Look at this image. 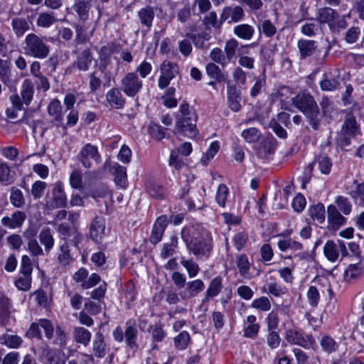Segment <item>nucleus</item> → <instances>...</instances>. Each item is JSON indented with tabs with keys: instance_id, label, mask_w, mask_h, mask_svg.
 <instances>
[{
	"instance_id": "4c0bfd02",
	"label": "nucleus",
	"mask_w": 364,
	"mask_h": 364,
	"mask_svg": "<svg viewBox=\"0 0 364 364\" xmlns=\"http://www.w3.org/2000/svg\"><path fill=\"white\" fill-rule=\"evenodd\" d=\"M206 73L210 77L219 82L225 81L228 77V75L222 73L220 68L213 63H210L206 65Z\"/></svg>"
},
{
	"instance_id": "a19ab883",
	"label": "nucleus",
	"mask_w": 364,
	"mask_h": 364,
	"mask_svg": "<svg viewBox=\"0 0 364 364\" xmlns=\"http://www.w3.org/2000/svg\"><path fill=\"white\" fill-rule=\"evenodd\" d=\"M10 202L16 208H21L25 205V198L22 191L13 186L10 189Z\"/></svg>"
},
{
	"instance_id": "5701e85b",
	"label": "nucleus",
	"mask_w": 364,
	"mask_h": 364,
	"mask_svg": "<svg viewBox=\"0 0 364 364\" xmlns=\"http://www.w3.org/2000/svg\"><path fill=\"white\" fill-rule=\"evenodd\" d=\"M145 188L148 194L154 198L163 200L166 197L165 188L153 181H147Z\"/></svg>"
},
{
	"instance_id": "4468645a",
	"label": "nucleus",
	"mask_w": 364,
	"mask_h": 364,
	"mask_svg": "<svg viewBox=\"0 0 364 364\" xmlns=\"http://www.w3.org/2000/svg\"><path fill=\"white\" fill-rule=\"evenodd\" d=\"M228 104L229 108L233 112H239L241 109V92L235 85H228Z\"/></svg>"
},
{
	"instance_id": "6e6d98bb",
	"label": "nucleus",
	"mask_w": 364,
	"mask_h": 364,
	"mask_svg": "<svg viewBox=\"0 0 364 364\" xmlns=\"http://www.w3.org/2000/svg\"><path fill=\"white\" fill-rule=\"evenodd\" d=\"M277 245L279 250L283 252L288 249L297 251L301 250L303 247L300 242L292 240L291 239L279 240Z\"/></svg>"
},
{
	"instance_id": "8fccbe9b",
	"label": "nucleus",
	"mask_w": 364,
	"mask_h": 364,
	"mask_svg": "<svg viewBox=\"0 0 364 364\" xmlns=\"http://www.w3.org/2000/svg\"><path fill=\"white\" fill-rule=\"evenodd\" d=\"M75 28L76 33V37L75 39L76 46L77 45L85 43L89 40V37L87 36V28L84 25L76 24L75 26Z\"/></svg>"
},
{
	"instance_id": "49530a36",
	"label": "nucleus",
	"mask_w": 364,
	"mask_h": 364,
	"mask_svg": "<svg viewBox=\"0 0 364 364\" xmlns=\"http://www.w3.org/2000/svg\"><path fill=\"white\" fill-rule=\"evenodd\" d=\"M90 9V4L83 1H79L73 6L74 11L77 13L79 18L82 21H85L87 19Z\"/></svg>"
},
{
	"instance_id": "393cba45",
	"label": "nucleus",
	"mask_w": 364,
	"mask_h": 364,
	"mask_svg": "<svg viewBox=\"0 0 364 364\" xmlns=\"http://www.w3.org/2000/svg\"><path fill=\"white\" fill-rule=\"evenodd\" d=\"M297 46L301 59H305L307 57L311 56L316 49V42L313 40L301 39L298 41Z\"/></svg>"
},
{
	"instance_id": "052dcab7",
	"label": "nucleus",
	"mask_w": 364,
	"mask_h": 364,
	"mask_svg": "<svg viewBox=\"0 0 364 364\" xmlns=\"http://www.w3.org/2000/svg\"><path fill=\"white\" fill-rule=\"evenodd\" d=\"M60 253L58 257V262L65 266L71 261L70 250L67 242L65 241L60 247Z\"/></svg>"
},
{
	"instance_id": "f704fd0d",
	"label": "nucleus",
	"mask_w": 364,
	"mask_h": 364,
	"mask_svg": "<svg viewBox=\"0 0 364 364\" xmlns=\"http://www.w3.org/2000/svg\"><path fill=\"white\" fill-rule=\"evenodd\" d=\"M9 301L4 294H0V326H5L9 318Z\"/></svg>"
},
{
	"instance_id": "603ef678",
	"label": "nucleus",
	"mask_w": 364,
	"mask_h": 364,
	"mask_svg": "<svg viewBox=\"0 0 364 364\" xmlns=\"http://www.w3.org/2000/svg\"><path fill=\"white\" fill-rule=\"evenodd\" d=\"M14 178L11 175L9 166L5 163L0 164V182L6 186L14 183Z\"/></svg>"
},
{
	"instance_id": "13d9d810",
	"label": "nucleus",
	"mask_w": 364,
	"mask_h": 364,
	"mask_svg": "<svg viewBox=\"0 0 364 364\" xmlns=\"http://www.w3.org/2000/svg\"><path fill=\"white\" fill-rule=\"evenodd\" d=\"M186 36L193 41V43L197 48L200 49L205 48V41H208L210 38L208 34L205 33L201 34L188 33Z\"/></svg>"
},
{
	"instance_id": "a878e982",
	"label": "nucleus",
	"mask_w": 364,
	"mask_h": 364,
	"mask_svg": "<svg viewBox=\"0 0 364 364\" xmlns=\"http://www.w3.org/2000/svg\"><path fill=\"white\" fill-rule=\"evenodd\" d=\"M276 148L277 141L274 139H267L259 146L257 155L259 158L265 159L269 155L273 154Z\"/></svg>"
},
{
	"instance_id": "e433bc0d",
	"label": "nucleus",
	"mask_w": 364,
	"mask_h": 364,
	"mask_svg": "<svg viewBox=\"0 0 364 364\" xmlns=\"http://www.w3.org/2000/svg\"><path fill=\"white\" fill-rule=\"evenodd\" d=\"M12 106L8 107L6 110L7 117L11 119H16L18 117V112L21 110L22 103L18 95H12L10 97Z\"/></svg>"
},
{
	"instance_id": "39448f33",
	"label": "nucleus",
	"mask_w": 364,
	"mask_h": 364,
	"mask_svg": "<svg viewBox=\"0 0 364 364\" xmlns=\"http://www.w3.org/2000/svg\"><path fill=\"white\" fill-rule=\"evenodd\" d=\"M142 81L135 73H128L122 79L121 89L130 97H135L142 88Z\"/></svg>"
},
{
	"instance_id": "774afa93",
	"label": "nucleus",
	"mask_w": 364,
	"mask_h": 364,
	"mask_svg": "<svg viewBox=\"0 0 364 364\" xmlns=\"http://www.w3.org/2000/svg\"><path fill=\"white\" fill-rule=\"evenodd\" d=\"M48 362L49 364H65V359L60 352L57 350H50L48 353Z\"/></svg>"
},
{
	"instance_id": "a211bd4d",
	"label": "nucleus",
	"mask_w": 364,
	"mask_h": 364,
	"mask_svg": "<svg viewBox=\"0 0 364 364\" xmlns=\"http://www.w3.org/2000/svg\"><path fill=\"white\" fill-rule=\"evenodd\" d=\"M360 131V127L357 124L355 117L352 113H348L343 122L341 132L349 136H356Z\"/></svg>"
},
{
	"instance_id": "f8f14e48",
	"label": "nucleus",
	"mask_w": 364,
	"mask_h": 364,
	"mask_svg": "<svg viewBox=\"0 0 364 364\" xmlns=\"http://www.w3.org/2000/svg\"><path fill=\"white\" fill-rule=\"evenodd\" d=\"M138 331L136 328V321L134 319H129L126 323V329L124 331V338L127 348L131 350L133 353L136 352L139 348L136 343Z\"/></svg>"
},
{
	"instance_id": "f257e3e1",
	"label": "nucleus",
	"mask_w": 364,
	"mask_h": 364,
	"mask_svg": "<svg viewBox=\"0 0 364 364\" xmlns=\"http://www.w3.org/2000/svg\"><path fill=\"white\" fill-rule=\"evenodd\" d=\"M292 105L304 114L314 130L316 131L319 129L322 116L314 97L309 92L306 90L299 92L292 98Z\"/></svg>"
},
{
	"instance_id": "7c9ffc66",
	"label": "nucleus",
	"mask_w": 364,
	"mask_h": 364,
	"mask_svg": "<svg viewBox=\"0 0 364 364\" xmlns=\"http://www.w3.org/2000/svg\"><path fill=\"white\" fill-rule=\"evenodd\" d=\"M264 289L274 296H280L287 292V289L277 283L273 277H269L264 286Z\"/></svg>"
},
{
	"instance_id": "0eeeda50",
	"label": "nucleus",
	"mask_w": 364,
	"mask_h": 364,
	"mask_svg": "<svg viewBox=\"0 0 364 364\" xmlns=\"http://www.w3.org/2000/svg\"><path fill=\"white\" fill-rule=\"evenodd\" d=\"M323 252L326 258L331 262L337 260L339 253L343 257H346L348 254L344 242L340 240L336 242L328 240L323 247Z\"/></svg>"
},
{
	"instance_id": "ddd939ff",
	"label": "nucleus",
	"mask_w": 364,
	"mask_h": 364,
	"mask_svg": "<svg viewBox=\"0 0 364 364\" xmlns=\"http://www.w3.org/2000/svg\"><path fill=\"white\" fill-rule=\"evenodd\" d=\"M168 223V218L164 215L159 216L156 219L150 236L151 243L156 245L161 240Z\"/></svg>"
},
{
	"instance_id": "9d476101",
	"label": "nucleus",
	"mask_w": 364,
	"mask_h": 364,
	"mask_svg": "<svg viewBox=\"0 0 364 364\" xmlns=\"http://www.w3.org/2000/svg\"><path fill=\"white\" fill-rule=\"evenodd\" d=\"M77 159L86 168L91 167L90 159H93L97 163L100 162V156L97 146L90 144H87L82 147L77 155Z\"/></svg>"
},
{
	"instance_id": "412c9836",
	"label": "nucleus",
	"mask_w": 364,
	"mask_h": 364,
	"mask_svg": "<svg viewBox=\"0 0 364 364\" xmlns=\"http://www.w3.org/2000/svg\"><path fill=\"white\" fill-rule=\"evenodd\" d=\"M338 18V12L330 7H323L319 9L316 16V20L320 23H327L328 26H330L333 21L336 20Z\"/></svg>"
},
{
	"instance_id": "20e7f679",
	"label": "nucleus",
	"mask_w": 364,
	"mask_h": 364,
	"mask_svg": "<svg viewBox=\"0 0 364 364\" xmlns=\"http://www.w3.org/2000/svg\"><path fill=\"white\" fill-rule=\"evenodd\" d=\"M188 250L198 257H208L212 250L211 240L209 237H193L188 240L182 236Z\"/></svg>"
},
{
	"instance_id": "1a4fd4ad",
	"label": "nucleus",
	"mask_w": 364,
	"mask_h": 364,
	"mask_svg": "<svg viewBox=\"0 0 364 364\" xmlns=\"http://www.w3.org/2000/svg\"><path fill=\"white\" fill-rule=\"evenodd\" d=\"M285 339L291 344L299 345L304 348H309L314 343V338L311 335H307L306 337L299 331L289 329L285 333Z\"/></svg>"
},
{
	"instance_id": "09e8293b",
	"label": "nucleus",
	"mask_w": 364,
	"mask_h": 364,
	"mask_svg": "<svg viewBox=\"0 0 364 364\" xmlns=\"http://www.w3.org/2000/svg\"><path fill=\"white\" fill-rule=\"evenodd\" d=\"M364 271V264L361 262L350 264L345 272L346 279H355Z\"/></svg>"
},
{
	"instance_id": "ea45409f",
	"label": "nucleus",
	"mask_w": 364,
	"mask_h": 364,
	"mask_svg": "<svg viewBox=\"0 0 364 364\" xmlns=\"http://www.w3.org/2000/svg\"><path fill=\"white\" fill-rule=\"evenodd\" d=\"M236 264L237 267L239 269V272L241 276L244 278H250V275L249 273L250 271V262L248 261L247 257L245 255H240L237 256L236 258Z\"/></svg>"
},
{
	"instance_id": "6e6552de",
	"label": "nucleus",
	"mask_w": 364,
	"mask_h": 364,
	"mask_svg": "<svg viewBox=\"0 0 364 364\" xmlns=\"http://www.w3.org/2000/svg\"><path fill=\"white\" fill-rule=\"evenodd\" d=\"M106 223L102 216H95L91 221L89 229L90 238L97 244L102 242L105 236Z\"/></svg>"
},
{
	"instance_id": "864d4df0",
	"label": "nucleus",
	"mask_w": 364,
	"mask_h": 364,
	"mask_svg": "<svg viewBox=\"0 0 364 364\" xmlns=\"http://www.w3.org/2000/svg\"><path fill=\"white\" fill-rule=\"evenodd\" d=\"M220 148L219 142L215 141L212 142L207 152L203 156L200 162L203 166H207L209 161L213 159L215 155L218 153Z\"/></svg>"
},
{
	"instance_id": "bf43d9fd",
	"label": "nucleus",
	"mask_w": 364,
	"mask_h": 364,
	"mask_svg": "<svg viewBox=\"0 0 364 364\" xmlns=\"http://www.w3.org/2000/svg\"><path fill=\"white\" fill-rule=\"evenodd\" d=\"M190 341V335L187 331L180 333L175 338V346L178 350H184L187 348Z\"/></svg>"
},
{
	"instance_id": "423d86ee",
	"label": "nucleus",
	"mask_w": 364,
	"mask_h": 364,
	"mask_svg": "<svg viewBox=\"0 0 364 364\" xmlns=\"http://www.w3.org/2000/svg\"><path fill=\"white\" fill-rule=\"evenodd\" d=\"M67 204V198L64 192L63 184L60 181L56 182L52 191V198L46 203V208L54 210L64 208Z\"/></svg>"
},
{
	"instance_id": "dca6fc26",
	"label": "nucleus",
	"mask_w": 364,
	"mask_h": 364,
	"mask_svg": "<svg viewBox=\"0 0 364 364\" xmlns=\"http://www.w3.org/2000/svg\"><path fill=\"white\" fill-rule=\"evenodd\" d=\"M205 289L204 282L199 279L187 282L186 289L180 293L183 299H191L196 296Z\"/></svg>"
},
{
	"instance_id": "bb28decb",
	"label": "nucleus",
	"mask_w": 364,
	"mask_h": 364,
	"mask_svg": "<svg viewBox=\"0 0 364 364\" xmlns=\"http://www.w3.org/2000/svg\"><path fill=\"white\" fill-rule=\"evenodd\" d=\"M57 231L59 234L65 236L69 237L71 233L74 235L73 244L77 246L78 243L81 241L82 235L79 233L77 230L74 227H71L67 223H60L57 228Z\"/></svg>"
},
{
	"instance_id": "b1692460",
	"label": "nucleus",
	"mask_w": 364,
	"mask_h": 364,
	"mask_svg": "<svg viewBox=\"0 0 364 364\" xmlns=\"http://www.w3.org/2000/svg\"><path fill=\"white\" fill-rule=\"evenodd\" d=\"M223 288L222 278L220 277H216L213 278L205 291V298L203 299V303L209 301L218 296Z\"/></svg>"
},
{
	"instance_id": "0e129e2a",
	"label": "nucleus",
	"mask_w": 364,
	"mask_h": 364,
	"mask_svg": "<svg viewBox=\"0 0 364 364\" xmlns=\"http://www.w3.org/2000/svg\"><path fill=\"white\" fill-rule=\"evenodd\" d=\"M320 343L323 350L328 353L334 352L338 348V345L336 341L331 337L328 336H323L321 338Z\"/></svg>"
},
{
	"instance_id": "37998d69",
	"label": "nucleus",
	"mask_w": 364,
	"mask_h": 364,
	"mask_svg": "<svg viewBox=\"0 0 364 364\" xmlns=\"http://www.w3.org/2000/svg\"><path fill=\"white\" fill-rule=\"evenodd\" d=\"M309 216L319 223H322L325 220V207L322 203H318L312 205L309 210Z\"/></svg>"
},
{
	"instance_id": "3c124183",
	"label": "nucleus",
	"mask_w": 364,
	"mask_h": 364,
	"mask_svg": "<svg viewBox=\"0 0 364 364\" xmlns=\"http://www.w3.org/2000/svg\"><path fill=\"white\" fill-rule=\"evenodd\" d=\"M181 264L186 269L190 278L195 277L200 271L198 264L191 259H186L184 257H182Z\"/></svg>"
},
{
	"instance_id": "e2e57ef3",
	"label": "nucleus",
	"mask_w": 364,
	"mask_h": 364,
	"mask_svg": "<svg viewBox=\"0 0 364 364\" xmlns=\"http://www.w3.org/2000/svg\"><path fill=\"white\" fill-rule=\"evenodd\" d=\"M354 183L356 184L355 189L352 190L350 194L355 200L356 203L362 204L364 203V181L357 183V181H355Z\"/></svg>"
},
{
	"instance_id": "9b49d317",
	"label": "nucleus",
	"mask_w": 364,
	"mask_h": 364,
	"mask_svg": "<svg viewBox=\"0 0 364 364\" xmlns=\"http://www.w3.org/2000/svg\"><path fill=\"white\" fill-rule=\"evenodd\" d=\"M244 16V11L241 6H225L220 16V24H223L225 21L229 23L238 22L243 18Z\"/></svg>"
},
{
	"instance_id": "c9c22d12",
	"label": "nucleus",
	"mask_w": 364,
	"mask_h": 364,
	"mask_svg": "<svg viewBox=\"0 0 364 364\" xmlns=\"http://www.w3.org/2000/svg\"><path fill=\"white\" fill-rule=\"evenodd\" d=\"M178 246V237L176 235H173L170 238L168 242H166L163 245L161 257L163 259H166L172 256L175 253V249Z\"/></svg>"
},
{
	"instance_id": "473e14b6",
	"label": "nucleus",
	"mask_w": 364,
	"mask_h": 364,
	"mask_svg": "<svg viewBox=\"0 0 364 364\" xmlns=\"http://www.w3.org/2000/svg\"><path fill=\"white\" fill-rule=\"evenodd\" d=\"M233 33L238 38L249 41L252 38L255 29L252 26L243 23L235 26Z\"/></svg>"
},
{
	"instance_id": "2eb2a0df",
	"label": "nucleus",
	"mask_w": 364,
	"mask_h": 364,
	"mask_svg": "<svg viewBox=\"0 0 364 364\" xmlns=\"http://www.w3.org/2000/svg\"><path fill=\"white\" fill-rule=\"evenodd\" d=\"M328 215V228L332 230H336L346 223V218L341 215L337 208L333 205H330L327 208Z\"/></svg>"
},
{
	"instance_id": "5fc2aeb1",
	"label": "nucleus",
	"mask_w": 364,
	"mask_h": 364,
	"mask_svg": "<svg viewBox=\"0 0 364 364\" xmlns=\"http://www.w3.org/2000/svg\"><path fill=\"white\" fill-rule=\"evenodd\" d=\"M55 336H53V344L60 348H64L66 345L67 333L58 325L55 326Z\"/></svg>"
},
{
	"instance_id": "6ab92c4d",
	"label": "nucleus",
	"mask_w": 364,
	"mask_h": 364,
	"mask_svg": "<svg viewBox=\"0 0 364 364\" xmlns=\"http://www.w3.org/2000/svg\"><path fill=\"white\" fill-rule=\"evenodd\" d=\"M109 105L115 109H122L125 105V99L118 88H112L106 94Z\"/></svg>"
},
{
	"instance_id": "aec40b11",
	"label": "nucleus",
	"mask_w": 364,
	"mask_h": 364,
	"mask_svg": "<svg viewBox=\"0 0 364 364\" xmlns=\"http://www.w3.org/2000/svg\"><path fill=\"white\" fill-rule=\"evenodd\" d=\"M92 60V55L90 49L86 48L77 55L73 66L76 67L79 70L86 72L89 70Z\"/></svg>"
},
{
	"instance_id": "f3484780",
	"label": "nucleus",
	"mask_w": 364,
	"mask_h": 364,
	"mask_svg": "<svg viewBox=\"0 0 364 364\" xmlns=\"http://www.w3.org/2000/svg\"><path fill=\"white\" fill-rule=\"evenodd\" d=\"M26 215L24 212L16 210L10 217L4 216L1 218V224L10 229L20 228L25 220Z\"/></svg>"
},
{
	"instance_id": "79ce46f5",
	"label": "nucleus",
	"mask_w": 364,
	"mask_h": 364,
	"mask_svg": "<svg viewBox=\"0 0 364 364\" xmlns=\"http://www.w3.org/2000/svg\"><path fill=\"white\" fill-rule=\"evenodd\" d=\"M57 21L53 12H42L38 15L36 23L39 27L48 28Z\"/></svg>"
},
{
	"instance_id": "c85d7f7f",
	"label": "nucleus",
	"mask_w": 364,
	"mask_h": 364,
	"mask_svg": "<svg viewBox=\"0 0 364 364\" xmlns=\"http://www.w3.org/2000/svg\"><path fill=\"white\" fill-rule=\"evenodd\" d=\"M11 27L16 37L23 36L29 30V24L27 20L21 17H15L11 20Z\"/></svg>"
},
{
	"instance_id": "338daca9",
	"label": "nucleus",
	"mask_w": 364,
	"mask_h": 364,
	"mask_svg": "<svg viewBox=\"0 0 364 364\" xmlns=\"http://www.w3.org/2000/svg\"><path fill=\"white\" fill-rule=\"evenodd\" d=\"M237 47L238 42L234 38H231L225 43V53L228 61H230L233 58Z\"/></svg>"
},
{
	"instance_id": "f03ea898",
	"label": "nucleus",
	"mask_w": 364,
	"mask_h": 364,
	"mask_svg": "<svg viewBox=\"0 0 364 364\" xmlns=\"http://www.w3.org/2000/svg\"><path fill=\"white\" fill-rule=\"evenodd\" d=\"M197 116L193 109L190 108L187 102L183 101L179 107L176 116V131L188 137H194L198 134L196 127Z\"/></svg>"
},
{
	"instance_id": "7ed1b4c3",
	"label": "nucleus",
	"mask_w": 364,
	"mask_h": 364,
	"mask_svg": "<svg viewBox=\"0 0 364 364\" xmlns=\"http://www.w3.org/2000/svg\"><path fill=\"white\" fill-rule=\"evenodd\" d=\"M25 46L23 49L27 55L38 58L44 59L50 53V48L46 43V39L40 37L36 33H29L26 36Z\"/></svg>"
},
{
	"instance_id": "de8ad7c7",
	"label": "nucleus",
	"mask_w": 364,
	"mask_h": 364,
	"mask_svg": "<svg viewBox=\"0 0 364 364\" xmlns=\"http://www.w3.org/2000/svg\"><path fill=\"white\" fill-rule=\"evenodd\" d=\"M161 73L167 76L168 78L173 79L178 73V65L169 61H164L160 67Z\"/></svg>"
},
{
	"instance_id": "a18cd8bd",
	"label": "nucleus",
	"mask_w": 364,
	"mask_h": 364,
	"mask_svg": "<svg viewBox=\"0 0 364 364\" xmlns=\"http://www.w3.org/2000/svg\"><path fill=\"white\" fill-rule=\"evenodd\" d=\"M21 95L23 102L26 105H28L31 102L33 95V83L30 80H24L22 84Z\"/></svg>"
},
{
	"instance_id": "cd10ccee",
	"label": "nucleus",
	"mask_w": 364,
	"mask_h": 364,
	"mask_svg": "<svg viewBox=\"0 0 364 364\" xmlns=\"http://www.w3.org/2000/svg\"><path fill=\"white\" fill-rule=\"evenodd\" d=\"M138 17L142 26L150 28L154 18L155 13L152 7L146 6L138 11Z\"/></svg>"
},
{
	"instance_id": "4d7b16f0",
	"label": "nucleus",
	"mask_w": 364,
	"mask_h": 364,
	"mask_svg": "<svg viewBox=\"0 0 364 364\" xmlns=\"http://www.w3.org/2000/svg\"><path fill=\"white\" fill-rule=\"evenodd\" d=\"M165 130L166 129L162 128L159 124L153 122H150L149 125V132L150 135L157 140H161L166 137Z\"/></svg>"
},
{
	"instance_id": "680f3d73",
	"label": "nucleus",
	"mask_w": 364,
	"mask_h": 364,
	"mask_svg": "<svg viewBox=\"0 0 364 364\" xmlns=\"http://www.w3.org/2000/svg\"><path fill=\"white\" fill-rule=\"evenodd\" d=\"M115 50L116 45L114 43L102 46L100 50V59L101 62H105V64H107L112 54L115 52Z\"/></svg>"
},
{
	"instance_id": "58836bf2",
	"label": "nucleus",
	"mask_w": 364,
	"mask_h": 364,
	"mask_svg": "<svg viewBox=\"0 0 364 364\" xmlns=\"http://www.w3.org/2000/svg\"><path fill=\"white\" fill-rule=\"evenodd\" d=\"M48 112L53 117L55 121L60 122L63 120L62 106L60 102L57 100H53L48 106Z\"/></svg>"
},
{
	"instance_id": "69168bd1",
	"label": "nucleus",
	"mask_w": 364,
	"mask_h": 364,
	"mask_svg": "<svg viewBox=\"0 0 364 364\" xmlns=\"http://www.w3.org/2000/svg\"><path fill=\"white\" fill-rule=\"evenodd\" d=\"M46 187V183L41 181H37L33 183L31 192L34 199L41 198L43 196Z\"/></svg>"
},
{
	"instance_id": "c03bdc74",
	"label": "nucleus",
	"mask_w": 364,
	"mask_h": 364,
	"mask_svg": "<svg viewBox=\"0 0 364 364\" xmlns=\"http://www.w3.org/2000/svg\"><path fill=\"white\" fill-rule=\"evenodd\" d=\"M0 343L11 348H17L22 343V339L16 335L4 334L0 336Z\"/></svg>"
},
{
	"instance_id": "4be33fe9",
	"label": "nucleus",
	"mask_w": 364,
	"mask_h": 364,
	"mask_svg": "<svg viewBox=\"0 0 364 364\" xmlns=\"http://www.w3.org/2000/svg\"><path fill=\"white\" fill-rule=\"evenodd\" d=\"M92 351L95 357L104 358L107 352V347L105 341V336L101 332L95 334L92 341Z\"/></svg>"
},
{
	"instance_id": "c756f323",
	"label": "nucleus",
	"mask_w": 364,
	"mask_h": 364,
	"mask_svg": "<svg viewBox=\"0 0 364 364\" xmlns=\"http://www.w3.org/2000/svg\"><path fill=\"white\" fill-rule=\"evenodd\" d=\"M41 243L44 246L45 251L48 253L54 245V238L49 228H43L38 235Z\"/></svg>"
},
{
	"instance_id": "72a5a7b5",
	"label": "nucleus",
	"mask_w": 364,
	"mask_h": 364,
	"mask_svg": "<svg viewBox=\"0 0 364 364\" xmlns=\"http://www.w3.org/2000/svg\"><path fill=\"white\" fill-rule=\"evenodd\" d=\"M73 336L77 343L87 346L90 341L92 334L87 329L83 327H75Z\"/></svg>"
},
{
	"instance_id": "2f4dec72",
	"label": "nucleus",
	"mask_w": 364,
	"mask_h": 364,
	"mask_svg": "<svg viewBox=\"0 0 364 364\" xmlns=\"http://www.w3.org/2000/svg\"><path fill=\"white\" fill-rule=\"evenodd\" d=\"M112 168L114 169V175L115 183L119 187L125 188L127 185L126 168L117 163H115Z\"/></svg>"
}]
</instances>
